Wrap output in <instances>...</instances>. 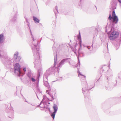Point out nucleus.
I'll use <instances>...</instances> for the list:
<instances>
[{
  "instance_id": "nucleus-6",
  "label": "nucleus",
  "mask_w": 121,
  "mask_h": 121,
  "mask_svg": "<svg viewBox=\"0 0 121 121\" xmlns=\"http://www.w3.org/2000/svg\"><path fill=\"white\" fill-rule=\"evenodd\" d=\"M3 35L2 34H0V43L2 41L3 38Z\"/></svg>"
},
{
  "instance_id": "nucleus-10",
  "label": "nucleus",
  "mask_w": 121,
  "mask_h": 121,
  "mask_svg": "<svg viewBox=\"0 0 121 121\" xmlns=\"http://www.w3.org/2000/svg\"><path fill=\"white\" fill-rule=\"evenodd\" d=\"M119 2L120 3H121V0H118Z\"/></svg>"
},
{
  "instance_id": "nucleus-4",
  "label": "nucleus",
  "mask_w": 121,
  "mask_h": 121,
  "mask_svg": "<svg viewBox=\"0 0 121 121\" xmlns=\"http://www.w3.org/2000/svg\"><path fill=\"white\" fill-rule=\"evenodd\" d=\"M15 71L17 70L19 73H20V68L19 64L18 63L16 64L14 67Z\"/></svg>"
},
{
  "instance_id": "nucleus-1",
  "label": "nucleus",
  "mask_w": 121,
  "mask_h": 121,
  "mask_svg": "<svg viewBox=\"0 0 121 121\" xmlns=\"http://www.w3.org/2000/svg\"><path fill=\"white\" fill-rule=\"evenodd\" d=\"M119 35V33L117 31L113 30L110 35L109 38L111 40H113L118 37Z\"/></svg>"
},
{
  "instance_id": "nucleus-2",
  "label": "nucleus",
  "mask_w": 121,
  "mask_h": 121,
  "mask_svg": "<svg viewBox=\"0 0 121 121\" xmlns=\"http://www.w3.org/2000/svg\"><path fill=\"white\" fill-rule=\"evenodd\" d=\"M108 19L109 20L112 19L113 20V22L115 23H117L118 21V19L114 11H113L112 13V17H111V15L110 14L109 17L108 18Z\"/></svg>"
},
{
  "instance_id": "nucleus-3",
  "label": "nucleus",
  "mask_w": 121,
  "mask_h": 121,
  "mask_svg": "<svg viewBox=\"0 0 121 121\" xmlns=\"http://www.w3.org/2000/svg\"><path fill=\"white\" fill-rule=\"evenodd\" d=\"M53 108L54 111V112L52 113L51 115V116L53 118V119H54L57 110L58 108L57 105L55 104H54Z\"/></svg>"
},
{
  "instance_id": "nucleus-5",
  "label": "nucleus",
  "mask_w": 121,
  "mask_h": 121,
  "mask_svg": "<svg viewBox=\"0 0 121 121\" xmlns=\"http://www.w3.org/2000/svg\"><path fill=\"white\" fill-rule=\"evenodd\" d=\"M33 20L35 22L39 23V20L38 19L35 17H33Z\"/></svg>"
},
{
  "instance_id": "nucleus-11",
  "label": "nucleus",
  "mask_w": 121,
  "mask_h": 121,
  "mask_svg": "<svg viewBox=\"0 0 121 121\" xmlns=\"http://www.w3.org/2000/svg\"><path fill=\"white\" fill-rule=\"evenodd\" d=\"M114 30V29L112 28L111 29V31H112V30Z\"/></svg>"
},
{
  "instance_id": "nucleus-8",
  "label": "nucleus",
  "mask_w": 121,
  "mask_h": 121,
  "mask_svg": "<svg viewBox=\"0 0 121 121\" xmlns=\"http://www.w3.org/2000/svg\"><path fill=\"white\" fill-rule=\"evenodd\" d=\"M23 70H24V71L25 72L26 71V68H24L23 69Z\"/></svg>"
},
{
  "instance_id": "nucleus-7",
  "label": "nucleus",
  "mask_w": 121,
  "mask_h": 121,
  "mask_svg": "<svg viewBox=\"0 0 121 121\" xmlns=\"http://www.w3.org/2000/svg\"><path fill=\"white\" fill-rule=\"evenodd\" d=\"M31 79H32V80L33 81H35V79H34V78H31Z\"/></svg>"
},
{
  "instance_id": "nucleus-9",
  "label": "nucleus",
  "mask_w": 121,
  "mask_h": 121,
  "mask_svg": "<svg viewBox=\"0 0 121 121\" xmlns=\"http://www.w3.org/2000/svg\"><path fill=\"white\" fill-rule=\"evenodd\" d=\"M16 54H15V56H16V58H17V55L18 54V53H16Z\"/></svg>"
}]
</instances>
